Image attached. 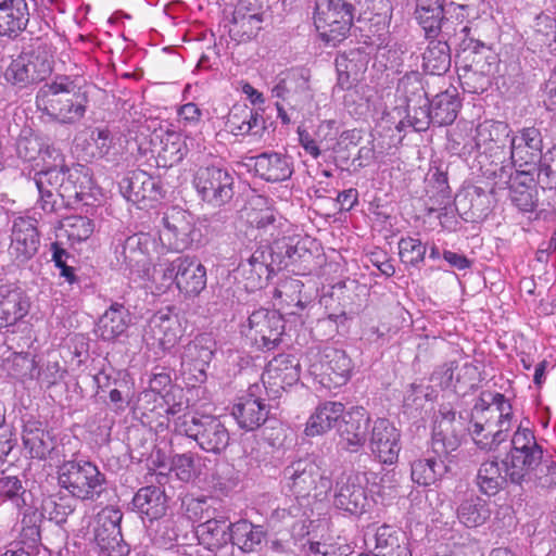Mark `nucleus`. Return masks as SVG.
Segmentation results:
<instances>
[{"label": "nucleus", "mask_w": 556, "mask_h": 556, "mask_svg": "<svg viewBox=\"0 0 556 556\" xmlns=\"http://www.w3.org/2000/svg\"><path fill=\"white\" fill-rule=\"evenodd\" d=\"M160 243L151 233L138 232L129 236L123 245V256L129 268L146 273L155 254L167 251L182 252L200 238L194 216L177 206L167 208L162 217Z\"/></svg>", "instance_id": "obj_1"}, {"label": "nucleus", "mask_w": 556, "mask_h": 556, "mask_svg": "<svg viewBox=\"0 0 556 556\" xmlns=\"http://www.w3.org/2000/svg\"><path fill=\"white\" fill-rule=\"evenodd\" d=\"M516 426L510 402L498 392H482L472 407L469 435L475 444L494 451L509 438Z\"/></svg>", "instance_id": "obj_2"}, {"label": "nucleus", "mask_w": 556, "mask_h": 556, "mask_svg": "<svg viewBox=\"0 0 556 556\" xmlns=\"http://www.w3.org/2000/svg\"><path fill=\"white\" fill-rule=\"evenodd\" d=\"M87 104V92L70 76H56L36 94L38 111L60 124L78 123L86 114Z\"/></svg>", "instance_id": "obj_3"}, {"label": "nucleus", "mask_w": 556, "mask_h": 556, "mask_svg": "<svg viewBox=\"0 0 556 556\" xmlns=\"http://www.w3.org/2000/svg\"><path fill=\"white\" fill-rule=\"evenodd\" d=\"M508 159L498 169H492V175L498 178L501 186H507L513 175V168L521 175H531L536 170L543 156V138L535 127H525L509 138Z\"/></svg>", "instance_id": "obj_4"}, {"label": "nucleus", "mask_w": 556, "mask_h": 556, "mask_svg": "<svg viewBox=\"0 0 556 556\" xmlns=\"http://www.w3.org/2000/svg\"><path fill=\"white\" fill-rule=\"evenodd\" d=\"M154 279L164 288L175 285L186 296H195L206 287V269L194 257L184 255L160 263L154 269Z\"/></svg>", "instance_id": "obj_5"}, {"label": "nucleus", "mask_w": 556, "mask_h": 556, "mask_svg": "<svg viewBox=\"0 0 556 556\" xmlns=\"http://www.w3.org/2000/svg\"><path fill=\"white\" fill-rule=\"evenodd\" d=\"M58 482L74 497L87 501L100 496L105 476L88 460H67L58 468Z\"/></svg>", "instance_id": "obj_6"}, {"label": "nucleus", "mask_w": 556, "mask_h": 556, "mask_svg": "<svg viewBox=\"0 0 556 556\" xmlns=\"http://www.w3.org/2000/svg\"><path fill=\"white\" fill-rule=\"evenodd\" d=\"M175 431L197 441L208 453H220L229 444V432L222 421L213 416L184 414L175 421Z\"/></svg>", "instance_id": "obj_7"}, {"label": "nucleus", "mask_w": 556, "mask_h": 556, "mask_svg": "<svg viewBox=\"0 0 556 556\" xmlns=\"http://www.w3.org/2000/svg\"><path fill=\"white\" fill-rule=\"evenodd\" d=\"M313 18L321 40L336 46L351 29L353 7L344 0H316Z\"/></svg>", "instance_id": "obj_8"}, {"label": "nucleus", "mask_w": 556, "mask_h": 556, "mask_svg": "<svg viewBox=\"0 0 556 556\" xmlns=\"http://www.w3.org/2000/svg\"><path fill=\"white\" fill-rule=\"evenodd\" d=\"M283 478L286 486L296 496L313 495L317 500H323L332 488L326 470L308 458L299 459L287 466Z\"/></svg>", "instance_id": "obj_9"}, {"label": "nucleus", "mask_w": 556, "mask_h": 556, "mask_svg": "<svg viewBox=\"0 0 556 556\" xmlns=\"http://www.w3.org/2000/svg\"><path fill=\"white\" fill-rule=\"evenodd\" d=\"M353 369L352 359L345 351L326 346L313 354L308 371L323 388L332 390L350 380Z\"/></svg>", "instance_id": "obj_10"}, {"label": "nucleus", "mask_w": 556, "mask_h": 556, "mask_svg": "<svg viewBox=\"0 0 556 556\" xmlns=\"http://www.w3.org/2000/svg\"><path fill=\"white\" fill-rule=\"evenodd\" d=\"M469 421L447 407L439 410L432 431L431 447L439 457H446L455 452L469 434Z\"/></svg>", "instance_id": "obj_11"}, {"label": "nucleus", "mask_w": 556, "mask_h": 556, "mask_svg": "<svg viewBox=\"0 0 556 556\" xmlns=\"http://www.w3.org/2000/svg\"><path fill=\"white\" fill-rule=\"evenodd\" d=\"M193 185L205 202L219 206L231 200L235 178L228 168L212 164L197 169Z\"/></svg>", "instance_id": "obj_12"}, {"label": "nucleus", "mask_w": 556, "mask_h": 556, "mask_svg": "<svg viewBox=\"0 0 556 556\" xmlns=\"http://www.w3.org/2000/svg\"><path fill=\"white\" fill-rule=\"evenodd\" d=\"M216 351V341L208 333L197 336L181 354V374L188 383L194 386L206 380V369Z\"/></svg>", "instance_id": "obj_13"}, {"label": "nucleus", "mask_w": 556, "mask_h": 556, "mask_svg": "<svg viewBox=\"0 0 556 556\" xmlns=\"http://www.w3.org/2000/svg\"><path fill=\"white\" fill-rule=\"evenodd\" d=\"M510 445V451L505 457L509 463L506 470L510 478L523 477L522 470L543 458V450L538 444L533 432L522 424L517 426L511 435Z\"/></svg>", "instance_id": "obj_14"}, {"label": "nucleus", "mask_w": 556, "mask_h": 556, "mask_svg": "<svg viewBox=\"0 0 556 556\" xmlns=\"http://www.w3.org/2000/svg\"><path fill=\"white\" fill-rule=\"evenodd\" d=\"M510 136L511 129L505 122L484 121L476 128V147L491 160L496 169L508 159L507 143Z\"/></svg>", "instance_id": "obj_15"}, {"label": "nucleus", "mask_w": 556, "mask_h": 556, "mask_svg": "<svg viewBox=\"0 0 556 556\" xmlns=\"http://www.w3.org/2000/svg\"><path fill=\"white\" fill-rule=\"evenodd\" d=\"M367 479L358 472H344L336 481L333 506L351 515H362L369 505Z\"/></svg>", "instance_id": "obj_16"}, {"label": "nucleus", "mask_w": 556, "mask_h": 556, "mask_svg": "<svg viewBox=\"0 0 556 556\" xmlns=\"http://www.w3.org/2000/svg\"><path fill=\"white\" fill-rule=\"evenodd\" d=\"M46 169L35 175L34 181L39 192V205L45 212H53L58 198H65L66 168L61 153H55Z\"/></svg>", "instance_id": "obj_17"}, {"label": "nucleus", "mask_w": 556, "mask_h": 556, "mask_svg": "<svg viewBox=\"0 0 556 556\" xmlns=\"http://www.w3.org/2000/svg\"><path fill=\"white\" fill-rule=\"evenodd\" d=\"M283 329L282 316L277 311L260 308L249 316L245 336L258 349L273 350L279 344Z\"/></svg>", "instance_id": "obj_18"}, {"label": "nucleus", "mask_w": 556, "mask_h": 556, "mask_svg": "<svg viewBox=\"0 0 556 556\" xmlns=\"http://www.w3.org/2000/svg\"><path fill=\"white\" fill-rule=\"evenodd\" d=\"M122 517V511L113 506L104 507L96 517L94 541L109 556H124L129 552L122 538L119 526Z\"/></svg>", "instance_id": "obj_19"}, {"label": "nucleus", "mask_w": 556, "mask_h": 556, "mask_svg": "<svg viewBox=\"0 0 556 556\" xmlns=\"http://www.w3.org/2000/svg\"><path fill=\"white\" fill-rule=\"evenodd\" d=\"M264 13L256 0H238L228 21V34L237 42H247L262 29Z\"/></svg>", "instance_id": "obj_20"}, {"label": "nucleus", "mask_w": 556, "mask_h": 556, "mask_svg": "<svg viewBox=\"0 0 556 556\" xmlns=\"http://www.w3.org/2000/svg\"><path fill=\"white\" fill-rule=\"evenodd\" d=\"M306 71L295 68L280 74L271 88V96L293 110H302L313 99Z\"/></svg>", "instance_id": "obj_21"}, {"label": "nucleus", "mask_w": 556, "mask_h": 556, "mask_svg": "<svg viewBox=\"0 0 556 556\" xmlns=\"http://www.w3.org/2000/svg\"><path fill=\"white\" fill-rule=\"evenodd\" d=\"M368 447L372 455L382 464L392 465L397 462L401 451V433L386 418L371 421Z\"/></svg>", "instance_id": "obj_22"}, {"label": "nucleus", "mask_w": 556, "mask_h": 556, "mask_svg": "<svg viewBox=\"0 0 556 556\" xmlns=\"http://www.w3.org/2000/svg\"><path fill=\"white\" fill-rule=\"evenodd\" d=\"M299 380L300 363L295 357L286 354L274 357L262 375L263 384L273 397L280 396L287 388L296 384Z\"/></svg>", "instance_id": "obj_23"}, {"label": "nucleus", "mask_w": 556, "mask_h": 556, "mask_svg": "<svg viewBox=\"0 0 556 556\" xmlns=\"http://www.w3.org/2000/svg\"><path fill=\"white\" fill-rule=\"evenodd\" d=\"M181 336L182 330L178 316L170 311H161L149 319L142 338L148 345L169 351L178 343Z\"/></svg>", "instance_id": "obj_24"}, {"label": "nucleus", "mask_w": 556, "mask_h": 556, "mask_svg": "<svg viewBox=\"0 0 556 556\" xmlns=\"http://www.w3.org/2000/svg\"><path fill=\"white\" fill-rule=\"evenodd\" d=\"M37 224L30 216H18L13 220L9 254L17 263H25L37 253L40 244Z\"/></svg>", "instance_id": "obj_25"}, {"label": "nucleus", "mask_w": 556, "mask_h": 556, "mask_svg": "<svg viewBox=\"0 0 556 556\" xmlns=\"http://www.w3.org/2000/svg\"><path fill=\"white\" fill-rule=\"evenodd\" d=\"M451 10H464V5H455L450 3L444 7L443 0H417L415 17L421 25L427 36L435 35L441 31L444 37H450L455 28L450 26L448 20L445 14Z\"/></svg>", "instance_id": "obj_26"}, {"label": "nucleus", "mask_w": 556, "mask_h": 556, "mask_svg": "<svg viewBox=\"0 0 556 556\" xmlns=\"http://www.w3.org/2000/svg\"><path fill=\"white\" fill-rule=\"evenodd\" d=\"M30 309L26 292L14 283L0 286V329L16 325Z\"/></svg>", "instance_id": "obj_27"}, {"label": "nucleus", "mask_w": 556, "mask_h": 556, "mask_svg": "<svg viewBox=\"0 0 556 556\" xmlns=\"http://www.w3.org/2000/svg\"><path fill=\"white\" fill-rule=\"evenodd\" d=\"M343 422L339 428L340 441L350 452H357L368 441L370 418L363 407H355L343 414Z\"/></svg>", "instance_id": "obj_28"}, {"label": "nucleus", "mask_w": 556, "mask_h": 556, "mask_svg": "<svg viewBox=\"0 0 556 556\" xmlns=\"http://www.w3.org/2000/svg\"><path fill=\"white\" fill-rule=\"evenodd\" d=\"M269 409L252 392L240 396L232 407V416L240 428L252 431L261 427L268 417Z\"/></svg>", "instance_id": "obj_29"}, {"label": "nucleus", "mask_w": 556, "mask_h": 556, "mask_svg": "<svg viewBox=\"0 0 556 556\" xmlns=\"http://www.w3.org/2000/svg\"><path fill=\"white\" fill-rule=\"evenodd\" d=\"M119 189L123 195L134 203L156 200L161 192L157 180L140 169L128 173L119 182Z\"/></svg>", "instance_id": "obj_30"}, {"label": "nucleus", "mask_w": 556, "mask_h": 556, "mask_svg": "<svg viewBox=\"0 0 556 556\" xmlns=\"http://www.w3.org/2000/svg\"><path fill=\"white\" fill-rule=\"evenodd\" d=\"M269 260L270 253L266 249H257L247 261L240 263L238 273L245 280L247 289L263 288L267 283L273 273Z\"/></svg>", "instance_id": "obj_31"}, {"label": "nucleus", "mask_w": 556, "mask_h": 556, "mask_svg": "<svg viewBox=\"0 0 556 556\" xmlns=\"http://www.w3.org/2000/svg\"><path fill=\"white\" fill-rule=\"evenodd\" d=\"M189 138H184L175 131H166L160 137L159 148H155L156 162L159 166L172 167L187 155L188 151L193 147L192 140L188 143ZM154 147H156L154 144Z\"/></svg>", "instance_id": "obj_32"}, {"label": "nucleus", "mask_w": 556, "mask_h": 556, "mask_svg": "<svg viewBox=\"0 0 556 556\" xmlns=\"http://www.w3.org/2000/svg\"><path fill=\"white\" fill-rule=\"evenodd\" d=\"M254 170L271 182L287 180L293 173L290 157L276 152H265L254 157Z\"/></svg>", "instance_id": "obj_33"}, {"label": "nucleus", "mask_w": 556, "mask_h": 556, "mask_svg": "<svg viewBox=\"0 0 556 556\" xmlns=\"http://www.w3.org/2000/svg\"><path fill=\"white\" fill-rule=\"evenodd\" d=\"M195 534L200 545L217 552L231 543V522L225 518L208 519L197 527Z\"/></svg>", "instance_id": "obj_34"}, {"label": "nucleus", "mask_w": 556, "mask_h": 556, "mask_svg": "<svg viewBox=\"0 0 556 556\" xmlns=\"http://www.w3.org/2000/svg\"><path fill=\"white\" fill-rule=\"evenodd\" d=\"M247 222L251 227L266 236V242L277 241L283 232L287 220L273 207H251L247 212Z\"/></svg>", "instance_id": "obj_35"}, {"label": "nucleus", "mask_w": 556, "mask_h": 556, "mask_svg": "<svg viewBox=\"0 0 556 556\" xmlns=\"http://www.w3.org/2000/svg\"><path fill=\"white\" fill-rule=\"evenodd\" d=\"M55 153H60L55 148L46 143L45 138L31 131L23 129L16 141V154L23 162L33 163L39 157L43 163L47 159H52Z\"/></svg>", "instance_id": "obj_36"}, {"label": "nucleus", "mask_w": 556, "mask_h": 556, "mask_svg": "<svg viewBox=\"0 0 556 556\" xmlns=\"http://www.w3.org/2000/svg\"><path fill=\"white\" fill-rule=\"evenodd\" d=\"M344 409L340 402L328 401L319 404L306 422L305 434L316 437L328 432L343 417Z\"/></svg>", "instance_id": "obj_37"}, {"label": "nucleus", "mask_w": 556, "mask_h": 556, "mask_svg": "<svg viewBox=\"0 0 556 556\" xmlns=\"http://www.w3.org/2000/svg\"><path fill=\"white\" fill-rule=\"evenodd\" d=\"M508 460L505 458L500 463L496 458L483 462L478 470L477 483L486 495L497 494L510 481L506 467Z\"/></svg>", "instance_id": "obj_38"}, {"label": "nucleus", "mask_w": 556, "mask_h": 556, "mask_svg": "<svg viewBox=\"0 0 556 556\" xmlns=\"http://www.w3.org/2000/svg\"><path fill=\"white\" fill-rule=\"evenodd\" d=\"M374 540V556H412L405 535L391 526L379 527Z\"/></svg>", "instance_id": "obj_39"}, {"label": "nucleus", "mask_w": 556, "mask_h": 556, "mask_svg": "<svg viewBox=\"0 0 556 556\" xmlns=\"http://www.w3.org/2000/svg\"><path fill=\"white\" fill-rule=\"evenodd\" d=\"M227 129L235 136L260 137L265 130V119L261 113L249 108L232 110L226 122Z\"/></svg>", "instance_id": "obj_40"}, {"label": "nucleus", "mask_w": 556, "mask_h": 556, "mask_svg": "<svg viewBox=\"0 0 556 556\" xmlns=\"http://www.w3.org/2000/svg\"><path fill=\"white\" fill-rule=\"evenodd\" d=\"M29 21L25 0H0V35L18 34Z\"/></svg>", "instance_id": "obj_41"}, {"label": "nucleus", "mask_w": 556, "mask_h": 556, "mask_svg": "<svg viewBox=\"0 0 556 556\" xmlns=\"http://www.w3.org/2000/svg\"><path fill=\"white\" fill-rule=\"evenodd\" d=\"M130 315L122 304H112L100 317L96 332L104 341H113L124 334L129 326Z\"/></svg>", "instance_id": "obj_42"}, {"label": "nucleus", "mask_w": 556, "mask_h": 556, "mask_svg": "<svg viewBox=\"0 0 556 556\" xmlns=\"http://www.w3.org/2000/svg\"><path fill=\"white\" fill-rule=\"evenodd\" d=\"M97 193L98 189L88 167L78 164L66 169L65 197L88 202L90 198L94 199Z\"/></svg>", "instance_id": "obj_43"}, {"label": "nucleus", "mask_w": 556, "mask_h": 556, "mask_svg": "<svg viewBox=\"0 0 556 556\" xmlns=\"http://www.w3.org/2000/svg\"><path fill=\"white\" fill-rule=\"evenodd\" d=\"M132 505L142 518L150 521L161 518L166 511L165 493L157 486L141 488L132 498Z\"/></svg>", "instance_id": "obj_44"}, {"label": "nucleus", "mask_w": 556, "mask_h": 556, "mask_svg": "<svg viewBox=\"0 0 556 556\" xmlns=\"http://www.w3.org/2000/svg\"><path fill=\"white\" fill-rule=\"evenodd\" d=\"M23 445L30 458L45 459L53 450L49 431L38 421H27L23 429Z\"/></svg>", "instance_id": "obj_45"}, {"label": "nucleus", "mask_w": 556, "mask_h": 556, "mask_svg": "<svg viewBox=\"0 0 556 556\" xmlns=\"http://www.w3.org/2000/svg\"><path fill=\"white\" fill-rule=\"evenodd\" d=\"M459 108L460 101L456 89L446 90L437 94L431 101L427 117L434 125H450L457 117Z\"/></svg>", "instance_id": "obj_46"}, {"label": "nucleus", "mask_w": 556, "mask_h": 556, "mask_svg": "<svg viewBox=\"0 0 556 556\" xmlns=\"http://www.w3.org/2000/svg\"><path fill=\"white\" fill-rule=\"evenodd\" d=\"M522 471L523 477L510 478V482L518 485L526 484L529 488L551 489L556 486V463L554 460L541 458Z\"/></svg>", "instance_id": "obj_47"}, {"label": "nucleus", "mask_w": 556, "mask_h": 556, "mask_svg": "<svg viewBox=\"0 0 556 556\" xmlns=\"http://www.w3.org/2000/svg\"><path fill=\"white\" fill-rule=\"evenodd\" d=\"M35 81L42 80L52 72L53 53L51 47L37 42L22 52Z\"/></svg>", "instance_id": "obj_48"}, {"label": "nucleus", "mask_w": 556, "mask_h": 556, "mask_svg": "<svg viewBox=\"0 0 556 556\" xmlns=\"http://www.w3.org/2000/svg\"><path fill=\"white\" fill-rule=\"evenodd\" d=\"M365 55L358 50L339 55L336 59L338 85L342 89H349L353 81L358 79L359 75L365 70Z\"/></svg>", "instance_id": "obj_49"}, {"label": "nucleus", "mask_w": 556, "mask_h": 556, "mask_svg": "<svg viewBox=\"0 0 556 556\" xmlns=\"http://www.w3.org/2000/svg\"><path fill=\"white\" fill-rule=\"evenodd\" d=\"M490 516L491 509L488 502L478 495L466 497L457 508V518L467 528L482 526Z\"/></svg>", "instance_id": "obj_50"}, {"label": "nucleus", "mask_w": 556, "mask_h": 556, "mask_svg": "<svg viewBox=\"0 0 556 556\" xmlns=\"http://www.w3.org/2000/svg\"><path fill=\"white\" fill-rule=\"evenodd\" d=\"M451 66L450 47L443 40H430L422 53V68L430 75H443Z\"/></svg>", "instance_id": "obj_51"}, {"label": "nucleus", "mask_w": 556, "mask_h": 556, "mask_svg": "<svg viewBox=\"0 0 556 556\" xmlns=\"http://www.w3.org/2000/svg\"><path fill=\"white\" fill-rule=\"evenodd\" d=\"M265 532L263 527L254 526L247 520L231 523V543L242 551L250 552L263 541Z\"/></svg>", "instance_id": "obj_52"}, {"label": "nucleus", "mask_w": 556, "mask_h": 556, "mask_svg": "<svg viewBox=\"0 0 556 556\" xmlns=\"http://www.w3.org/2000/svg\"><path fill=\"white\" fill-rule=\"evenodd\" d=\"M442 458L417 459L412 464V479L420 485H430L446 472Z\"/></svg>", "instance_id": "obj_53"}, {"label": "nucleus", "mask_w": 556, "mask_h": 556, "mask_svg": "<svg viewBox=\"0 0 556 556\" xmlns=\"http://www.w3.org/2000/svg\"><path fill=\"white\" fill-rule=\"evenodd\" d=\"M7 374L21 381L34 379L37 376V366L34 357L26 353H14L3 362Z\"/></svg>", "instance_id": "obj_54"}, {"label": "nucleus", "mask_w": 556, "mask_h": 556, "mask_svg": "<svg viewBox=\"0 0 556 556\" xmlns=\"http://www.w3.org/2000/svg\"><path fill=\"white\" fill-rule=\"evenodd\" d=\"M61 230L74 244L87 240L94 230V224L87 216L72 215L62 220Z\"/></svg>", "instance_id": "obj_55"}, {"label": "nucleus", "mask_w": 556, "mask_h": 556, "mask_svg": "<svg viewBox=\"0 0 556 556\" xmlns=\"http://www.w3.org/2000/svg\"><path fill=\"white\" fill-rule=\"evenodd\" d=\"M364 9V20L371 21L378 26L387 27L392 16V5L389 0H359Z\"/></svg>", "instance_id": "obj_56"}, {"label": "nucleus", "mask_w": 556, "mask_h": 556, "mask_svg": "<svg viewBox=\"0 0 556 556\" xmlns=\"http://www.w3.org/2000/svg\"><path fill=\"white\" fill-rule=\"evenodd\" d=\"M73 511L74 507L63 497L49 496L41 504V516L56 525L65 522Z\"/></svg>", "instance_id": "obj_57"}, {"label": "nucleus", "mask_w": 556, "mask_h": 556, "mask_svg": "<svg viewBox=\"0 0 556 556\" xmlns=\"http://www.w3.org/2000/svg\"><path fill=\"white\" fill-rule=\"evenodd\" d=\"M426 252V245L417 238H402L399 242V254L404 264L417 266L424 261Z\"/></svg>", "instance_id": "obj_58"}, {"label": "nucleus", "mask_w": 556, "mask_h": 556, "mask_svg": "<svg viewBox=\"0 0 556 556\" xmlns=\"http://www.w3.org/2000/svg\"><path fill=\"white\" fill-rule=\"evenodd\" d=\"M303 282L299 279H286L276 289L275 295L278 298L286 296L285 301L288 305L294 303L299 309H304L307 305V299H303L302 293Z\"/></svg>", "instance_id": "obj_59"}, {"label": "nucleus", "mask_w": 556, "mask_h": 556, "mask_svg": "<svg viewBox=\"0 0 556 556\" xmlns=\"http://www.w3.org/2000/svg\"><path fill=\"white\" fill-rule=\"evenodd\" d=\"M486 70L482 66L481 70L464 68V74L459 75L464 90L471 93L483 92L489 85L488 74L491 64L486 65Z\"/></svg>", "instance_id": "obj_60"}, {"label": "nucleus", "mask_w": 556, "mask_h": 556, "mask_svg": "<svg viewBox=\"0 0 556 556\" xmlns=\"http://www.w3.org/2000/svg\"><path fill=\"white\" fill-rule=\"evenodd\" d=\"M535 39L542 46L556 50V20L546 15L538 17Z\"/></svg>", "instance_id": "obj_61"}, {"label": "nucleus", "mask_w": 556, "mask_h": 556, "mask_svg": "<svg viewBox=\"0 0 556 556\" xmlns=\"http://www.w3.org/2000/svg\"><path fill=\"white\" fill-rule=\"evenodd\" d=\"M4 77L12 84L26 85L35 83V79L31 76L28 65L25 62L22 53L11 62L4 73Z\"/></svg>", "instance_id": "obj_62"}, {"label": "nucleus", "mask_w": 556, "mask_h": 556, "mask_svg": "<svg viewBox=\"0 0 556 556\" xmlns=\"http://www.w3.org/2000/svg\"><path fill=\"white\" fill-rule=\"evenodd\" d=\"M536 170L540 178L545 177L546 185H556V144L543 154Z\"/></svg>", "instance_id": "obj_63"}, {"label": "nucleus", "mask_w": 556, "mask_h": 556, "mask_svg": "<svg viewBox=\"0 0 556 556\" xmlns=\"http://www.w3.org/2000/svg\"><path fill=\"white\" fill-rule=\"evenodd\" d=\"M350 547L346 544L311 542L308 546L309 556H346Z\"/></svg>", "instance_id": "obj_64"}]
</instances>
